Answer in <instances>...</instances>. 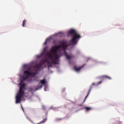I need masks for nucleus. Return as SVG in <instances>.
I'll use <instances>...</instances> for the list:
<instances>
[{"label":"nucleus","instance_id":"nucleus-1","mask_svg":"<svg viewBox=\"0 0 124 124\" xmlns=\"http://www.w3.org/2000/svg\"><path fill=\"white\" fill-rule=\"evenodd\" d=\"M60 43L61 45L52 46L50 50L46 54L44 52L42 53L41 56H45L46 58H47L45 60H41L40 63L36 64L35 66L29 67L27 71H24V76L23 77L24 80L29 79V77H31V76L34 77V76L37 74L38 69L42 67L44 63L46 62H47L48 64L50 63L49 60H50L52 63L59 64V60L60 56V55L58 54V51H61V49L63 51L67 60H70V59H71V57L68 56L67 52H66V49L67 47H68L66 41H62Z\"/></svg>","mask_w":124,"mask_h":124},{"label":"nucleus","instance_id":"nucleus-2","mask_svg":"<svg viewBox=\"0 0 124 124\" xmlns=\"http://www.w3.org/2000/svg\"><path fill=\"white\" fill-rule=\"evenodd\" d=\"M68 34L70 35H73V37L70 41L71 44L75 45L78 43V40L81 38V35L78 33L74 29L70 30L68 31Z\"/></svg>","mask_w":124,"mask_h":124},{"label":"nucleus","instance_id":"nucleus-3","mask_svg":"<svg viewBox=\"0 0 124 124\" xmlns=\"http://www.w3.org/2000/svg\"><path fill=\"white\" fill-rule=\"evenodd\" d=\"M25 76H24L23 77H22V80H21L20 81V85H21L20 87V89H19V93H22L23 94H25V91H24V88H25V85L23 81H26V80H28V79H26V80H24V78H23V77H24Z\"/></svg>","mask_w":124,"mask_h":124},{"label":"nucleus","instance_id":"nucleus-4","mask_svg":"<svg viewBox=\"0 0 124 124\" xmlns=\"http://www.w3.org/2000/svg\"><path fill=\"white\" fill-rule=\"evenodd\" d=\"M24 94H23L22 93H18L16 96V104H18V103H19V102H21V101L22 100V98H23V97H24Z\"/></svg>","mask_w":124,"mask_h":124},{"label":"nucleus","instance_id":"nucleus-5","mask_svg":"<svg viewBox=\"0 0 124 124\" xmlns=\"http://www.w3.org/2000/svg\"><path fill=\"white\" fill-rule=\"evenodd\" d=\"M27 119H29V121L30 122H31V123H32V124H35L34 123H33V121H32V120H31V119H30V118H29L28 117H27ZM46 122H47V117H46V118H45L43 121H42L41 122L36 124H44Z\"/></svg>","mask_w":124,"mask_h":124},{"label":"nucleus","instance_id":"nucleus-6","mask_svg":"<svg viewBox=\"0 0 124 124\" xmlns=\"http://www.w3.org/2000/svg\"><path fill=\"white\" fill-rule=\"evenodd\" d=\"M92 89H93V86H91L90 87V89H89V90L88 92V94L86 95V96L85 97L83 102H85V101H86V99H87V98L88 97V96H89V94H90V93H91V91H92Z\"/></svg>","mask_w":124,"mask_h":124},{"label":"nucleus","instance_id":"nucleus-7","mask_svg":"<svg viewBox=\"0 0 124 124\" xmlns=\"http://www.w3.org/2000/svg\"><path fill=\"white\" fill-rule=\"evenodd\" d=\"M41 88H42V85H40V84H39L36 87L35 90H34V92H36V91H38V90L41 89Z\"/></svg>","mask_w":124,"mask_h":124},{"label":"nucleus","instance_id":"nucleus-8","mask_svg":"<svg viewBox=\"0 0 124 124\" xmlns=\"http://www.w3.org/2000/svg\"><path fill=\"white\" fill-rule=\"evenodd\" d=\"M84 109H85L87 112H89V111L92 110L93 108L91 107H85L84 108Z\"/></svg>","mask_w":124,"mask_h":124},{"label":"nucleus","instance_id":"nucleus-9","mask_svg":"<svg viewBox=\"0 0 124 124\" xmlns=\"http://www.w3.org/2000/svg\"><path fill=\"white\" fill-rule=\"evenodd\" d=\"M82 67H80L79 68H78V67L77 66H75V70L76 71H78V72H79L80 71V70L81 69V68H82Z\"/></svg>","mask_w":124,"mask_h":124},{"label":"nucleus","instance_id":"nucleus-10","mask_svg":"<svg viewBox=\"0 0 124 124\" xmlns=\"http://www.w3.org/2000/svg\"><path fill=\"white\" fill-rule=\"evenodd\" d=\"M40 82L42 85H45L46 84V80L45 79L40 80Z\"/></svg>","mask_w":124,"mask_h":124},{"label":"nucleus","instance_id":"nucleus-11","mask_svg":"<svg viewBox=\"0 0 124 124\" xmlns=\"http://www.w3.org/2000/svg\"><path fill=\"white\" fill-rule=\"evenodd\" d=\"M103 78H107V79H108L109 80H111L112 78H111L110 77H108L107 76H103Z\"/></svg>","mask_w":124,"mask_h":124},{"label":"nucleus","instance_id":"nucleus-12","mask_svg":"<svg viewBox=\"0 0 124 124\" xmlns=\"http://www.w3.org/2000/svg\"><path fill=\"white\" fill-rule=\"evenodd\" d=\"M26 22H27V20H24L22 22V27H25L26 26Z\"/></svg>","mask_w":124,"mask_h":124},{"label":"nucleus","instance_id":"nucleus-13","mask_svg":"<svg viewBox=\"0 0 124 124\" xmlns=\"http://www.w3.org/2000/svg\"><path fill=\"white\" fill-rule=\"evenodd\" d=\"M29 92H33V88L31 87V88H29Z\"/></svg>","mask_w":124,"mask_h":124},{"label":"nucleus","instance_id":"nucleus-14","mask_svg":"<svg viewBox=\"0 0 124 124\" xmlns=\"http://www.w3.org/2000/svg\"><path fill=\"white\" fill-rule=\"evenodd\" d=\"M42 109L43 110H46V107L44 106H42Z\"/></svg>","mask_w":124,"mask_h":124},{"label":"nucleus","instance_id":"nucleus-15","mask_svg":"<svg viewBox=\"0 0 124 124\" xmlns=\"http://www.w3.org/2000/svg\"><path fill=\"white\" fill-rule=\"evenodd\" d=\"M62 118H57L56 119V121H62Z\"/></svg>","mask_w":124,"mask_h":124},{"label":"nucleus","instance_id":"nucleus-16","mask_svg":"<svg viewBox=\"0 0 124 124\" xmlns=\"http://www.w3.org/2000/svg\"><path fill=\"white\" fill-rule=\"evenodd\" d=\"M101 83H102V81H99L98 82V85H100V84H101Z\"/></svg>","mask_w":124,"mask_h":124},{"label":"nucleus","instance_id":"nucleus-17","mask_svg":"<svg viewBox=\"0 0 124 124\" xmlns=\"http://www.w3.org/2000/svg\"><path fill=\"white\" fill-rule=\"evenodd\" d=\"M47 44V41H46V42L44 43V45H46Z\"/></svg>","mask_w":124,"mask_h":124},{"label":"nucleus","instance_id":"nucleus-18","mask_svg":"<svg viewBox=\"0 0 124 124\" xmlns=\"http://www.w3.org/2000/svg\"><path fill=\"white\" fill-rule=\"evenodd\" d=\"M46 49H47V47H45L44 49V52L46 51Z\"/></svg>","mask_w":124,"mask_h":124},{"label":"nucleus","instance_id":"nucleus-19","mask_svg":"<svg viewBox=\"0 0 124 124\" xmlns=\"http://www.w3.org/2000/svg\"><path fill=\"white\" fill-rule=\"evenodd\" d=\"M51 66H52V65L51 64H50V65H48V67H51Z\"/></svg>","mask_w":124,"mask_h":124},{"label":"nucleus","instance_id":"nucleus-20","mask_svg":"<svg viewBox=\"0 0 124 124\" xmlns=\"http://www.w3.org/2000/svg\"><path fill=\"white\" fill-rule=\"evenodd\" d=\"M21 107H22V110H23V111L24 112V108H23V106H21Z\"/></svg>","mask_w":124,"mask_h":124},{"label":"nucleus","instance_id":"nucleus-21","mask_svg":"<svg viewBox=\"0 0 124 124\" xmlns=\"http://www.w3.org/2000/svg\"><path fill=\"white\" fill-rule=\"evenodd\" d=\"M92 85H94V83H92Z\"/></svg>","mask_w":124,"mask_h":124},{"label":"nucleus","instance_id":"nucleus-22","mask_svg":"<svg viewBox=\"0 0 124 124\" xmlns=\"http://www.w3.org/2000/svg\"><path fill=\"white\" fill-rule=\"evenodd\" d=\"M45 91H46V89H45Z\"/></svg>","mask_w":124,"mask_h":124}]
</instances>
